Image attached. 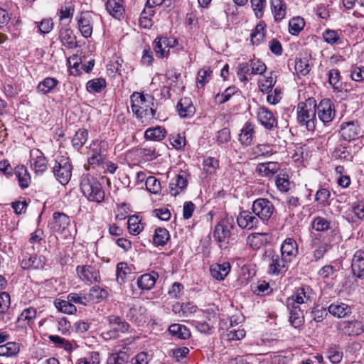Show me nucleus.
<instances>
[{"mask_svg":"<svg viewBox=\"0 0 364 364\" xmlns=\"http://www.w3.org/2000/svg\"><path fill=\"white\" fill-rule=\"evenodd\" d=\"M332 157L335 159L344 161H350L352 158L348 148L342 146H339L334 149Z\"/></svg>","mask_w":364,"mask_h":364,"instance_id":"nucleus-56","label":"nucleus"},{"mask_svg":"<svg viewBox=\"0 0 364 364\" xmlns=\"http://www.w3.org/2000/svg\"><path fill=\"white\" fill-rule=\"evenodd\" d=\"M123 60L120 58H117L115 60L110 61L107 65V74L112 77H114L116 74L122 75L121 68Z\"/></svg>","mask_w":364,"mask_h":364,"instance_id":"nucleus-52","label":"nucleus"},{"mask_svg":"<svg viewBox=\"0 0 364 364\" xmlns=\"http://www.w3.org/2000/svg\"><path fill=\"white\" fill-rule=\"evenodd\" d=\"M20 350L19 344L16 342H8L0 345V355L11 357L17 355Z\"/></svg>","mask_w":364,"mask_h":364,"instance_id":"nucleus-41","label":"nucleus"},{"mask_svg":"<svg viewBox=\"0 0 364 364\" xmlns=\"http://www.w3.org/2000/svg\"><path fill=\"white\" fill-rule=\"evenodd\" d=\"M36 316V309L33 307H29L24 309L18 317V321H26L28 325L33 323Z\"/></svg>","mask_w":364,"mask_h":364,"instance_id":"nucleus-57","label":"nucleus"},{"mask_svg":"<svg viewBox=\"0 0 364 364\" xmlns=\"http://www.w3.org/2000/svg\"><path fill=\"white\" fill-rule=\"evenodd\" d=\"M107 83L104 78L99 77L87 82L86 89L89 92H100L106 87Z\"/></svg>","mask_w":364,"mask_h":364,"instance_id":"nucleus-44","label":"nucleus"},{"mask_svg":"<svg viewBox=\"0 0 364 364\" xmlns=\"http://www.w3.org/2000/svg\"><path fill=\"white\" fill-rule=\"evenodd\" d=\"M100 353L96 351H92L87 356L80 359L77 364H100Z\"/></svg>","mask_w":364,"mask_h":364,"instance_id":"nucleus-63","label":"nucleus"},{"mask_svg":"<svg viewBox=\"0 0 364 364\" xmlns=\"http://www.w3.org/2000/svg\"><path fill=\"white\" fill-rule=\"evenodd\" d=\"M58 85L59 81L56 78L47 77L38 84L36 92L41 95L52 93L55 91Z\"/></svg>","mask_w":364,"mask_h":364,"instance_id":"nucleus-23","label":"nucleus"},{"mask_svg":"<svg viewBox=\"0 0 364 364\" xmlns=\"http://www.w3.org/2000/svg\"><path fill=\"white\" fill-rule=\"evenodd\" d=\"M316 114L319 119L324 124L331 122L335 117L334 105L329 99H323L316 105Z\"/></svg>","mask_w":364,"mask_h":364,"instance_id":"nucleus-12","label":"nucleus"},{"mask_svg":"<svg viewBox=\"0 0 364 364\" xmlns=\"http://www.w3.org/2000/svg\"><path fill=\"white\" fill-rule=\"evenodd\" d=\"M139 150L140 154L147 161L155 159L158 156L156 148L151 145H146Z\"/></svg>","mask_w":364,"mask_h":364,"instance_id":"nucleus-61","label":"nucleus"},{"mask_svg":"<svg viewBox=\"0 0 364 364\" xmlns=\"http://www.w3.org/2000/svg\"><path fill=\"white\" fill-rule=\"evenodd\" d=\"M169 333L180 339H188L191 336L189 329L184 325L179 323L171 324L168 328Z\"/></svg>","mask_w":364,"mask_h":364,"instance_id":"nucleus-37","label":"nucleus"},{"mask_svg":"<svg viewBox=\"0 0 364 364\" xmlns=\"http://www.w3.org/2000/svg\"><path fill=\"white\" fill-rule=\"evenodd\" d=\"M257 118L259 123L267 129L272 130L277 126V121L273 113L264 107L257 110Z\"/></svg>","mask_w":364,"mask_h":364,"instance_id":"nucleus-15","label":"nucleus"},{"mask_svg":"<svg viewBox=\"0 0 364 364\" xmlns=\"http://www.w3.org/2000/svg\"><path fill=\"white\" fill-rule=\"evenodd\" d=\"M167 134L166 130L160 126L147 129L144 133V137L149 140L161 141Z\"/></svg>","mask_w":364,"mask_h":364,"instance_id":"nucleus-34","label":"nucleus"},{"mask_svg":"<svg viewBox=\"0 0 364 364\" xmlns=\"http://www.w3.org/2000/svg\"><path fill=\"white\" fill-rule=\"evenodd\" d=\"M47 263V259L45 256L41 255L23 254L20 261V266L25 270H39L43 269Z\"/></svg>","mask_w":364,"mask_h":364,"instance_id":"nucleus-10","label":"nucleus"},{"mask_svg":"<svg viewBox=\"0 0 364 364\" xmlns=\"http://www.w3.org/2000/svg\"><path fill=\"white\" fill-rule=\"evenodd\" d=\"M57 308L62 312L68 314H73L76 312L77 308L68 299L62 300L56 305Z\"/></svg>","mask_w":364,"mask_h":364,"instance_id":"nucleus-64","label":"nucleus"},{"mask_svg":"<svg viewBox=\"0 0 364 364\" xmlns=\"http://www.w3.org/2000/svg\"><path fill=\"white\" fill-rule=\"evenodd\" d=\"M129 272V268L127 263L119 262L117 265L116 276L117 281L119 284H122L125 282L126 277Z\"/></svg>","mask_w":364,"mask_h":364,"instance_id":"nucleus-55","label":"nucleus"},{"mask_svg":"<svg viewBox=\"0 0 364 364\" xmlns=\"http://www.w3.org/2000/svg\"><path fill=\"white\" fill-rule=\"evenodd\" d=\"M305 22L299 16L291 18L289 22V31L292 35H297L304 28Z\"/></svg>","mask_w":364,"mask_h":364,"instance_id":"nucleus-48","label":"nucleus"},{"mask_svg":"<svg viewBox=\"0 0 364 364\" xmlns=\"http://www.w3.org/2000/svg\"><path fill=\"white\" fill-rule=\"evenodd\" d=\"M212 73L210 68H204L200 69L198 73L196 78L197 83L200 85L202 87H204V85L211 79Z\"/></svg>","mask_w":364,"mask_h":364,"instance_id":"nucleus-53","label":"nucleus"},{"mask_svg":"<svg viewBox=\"0 0 364 364\" xmlns=\"http://www.w3.org/2000/svg\"><path fill=\"white\" fill-rule=\"evenodd\" d=\"M176 109L182 118H191L196 112V108L189 97L181 98L177 104Z\"/></svg>","mask_w":364,"mask_h":364,"instance_id":"nucleus-22","label":"nucleus"},{"mask_svg":"<svg viewBox=\"0 0 364 364\" xmlns=\"http://www.w3.org/2000/svg\"><path fill=\"white\" fill-rule=\"evenodd\" d=\"M59 38L62 44L68 48H74L77 47L76 37L72 30L63 28L60 31Z\"/></svg>","mask_w":364,"mask_h":364,"instance_id":"nucleus-31","label":"nucleus"},{"mask_svg":"<svg viewBox=\"0 0 364 364\" xmlns=\"http://www.w3.org/2000/svg\"><path fill=\"white\" fill-rule=\"evenodd\" d=\"M30 159L31 167L36 174H43L48 170V161L44 154L38 149L31 150Z\"/></svg>","mask_w":364,"mask_h":364,"instance_id":"nucleus-11","label":"nucleus"},{"mask_svg":"<svg viewBox=\"0 0 364 364\" xmlns=\"http://www.w3.org/2000/svg\"><path fill=\"white\" fill-rule=\"evenodd\" d=\"M88 139V132L85 129H78L72 139V144L75 149L79 151L86 143Z\"/></svg>","mask_w":364,"mask_h":364,"instance_id":"nucleus-39","label":"nucleus"},{"mask_svg":"<svg viewBox=\"0 0 364 364\" xmlns=\"http://www.w3.org/2000/svg\"><path fill=\"white\" fill-rule=\"evenodd\" d=\"M55 179L62 185L68 184L71 178L73 166L68 157L57 156L52 167Z\"/></svg>","mask_w":364,"mask_h":364,"instance_id":"nucleus-7","label":"nucleus"},{"mask_svg":"<svg viewBox=\"0 0 364 364\" xmlns=\"http://www.w3.org/2000/svg\"><path fill=\"white\" fill-rule=\"evenodd\" d=\"M127 225L129 232L134 235H137L144 229L143 224L137 215H131L128 219Z\"/></svg>","mask_w":364,"mask_h":364,"instance_id":"nucleus-43","label":"nucleus"},{"mask_svg":"<svg viewBox=\"0 0 364 364\" xmlns=\"http://www.w3.org/2000/svg\"><path fill=\"white\" fill-rule=\"evenodd\" d=\"M343 351L336 345L330 346L327 350V356L328 360L333 364L339 363L343 358Z\"/></svg>","mask_w":364,"mask_h":364,"instance_id":"nucleus-45","label":"nucleus"},{"mask_svg":"<svg viewBox=\"0 0 364 364\" xmlns=\"http://www.w3.org/2000/svg\"><path fill=\"white\" fill-rule=\"evenodd\" d=\"M298 254V245L293 238H287L281 245V255L291 262Z\"/></svg>","mask_w":364,"mask_h":364,"instance_id":"nucleus-16","label":"nucleus"},{"mask_svg":"<svg viewBox=\"0 0 364 364\" xmlns=\"http://www.w3.org/2000/svg\"><path fill=\"white\" fill-rule=\"evenodd\" d=\"M127 316L129 320L140 325L147 320V310L141 306H134L129 309Z\"/></svg>","mask_w":364,"mask_h":364,"instance_id":"nucleus-24","label":"nucleus"},{"mask_svg":"<svg viewBox=\"0 0 364 364\" xmlns=\"http://www.w3.org/2000/svg\"><path fill=\"white\" fill-rule=\"evenodd\" d=\"M341 137L346 141L355 139L360 134V127L354 122L343 123L340 129Z\"/></svg>","mask_w":364,"mask_h":364,"instance_id":"nucleus-20","label":"nucleus"},{"mask_svg":"<svg viewBox=\"0 0 364 364\" xmlns=\"http://www.w3.org/2000/svg\"><path fill=\"white\" fill-rule=\"evenodd\" d=\"M178 45V40L172 37H157L153 42L156 55L159 58H167L170 48Z\"/></svg>","mask_w":364,"mask_h":364,"instance_id":"nucleus-8","label":"nucleus"},{"mask_svg":"<svg viewBox=\"0 0 364 364\" xmlns=\"http://www.w3.org/2000/svg\"><path fill=\"white\" fill-rule=\"evenodd\" d=\"M159 274L154 271L141 275L137 279V286L142 291L151 290L159 279Z\"/></svg>","mask_w":364,"mask_h":364,"instance_id":"nucleus-21","label":"nucleus"},{"mask_svg":"<svg viewBox=\"0 0 364 364\" xmlns=\"http://www.w3.org/2000/svg\"><path fill=\"white\" fill-rule=\"evenodd\" d=\"M170 239L169 232L164 228H157L153 236V243L156 247H164Z\"/></svg>","mask_w":364,"mask_h":364,"instance_id":"nucleus-36","label":"nucleus"},{"mask_svg":"<svg viewBox=\"0 0 364 364\" xmlns=\"http://www.w3.org/2000/svg\"><path fill=\"white\" fill-rule=\"evenodd\" d=\"M289 309V322L294 328H299L304 324V316L299 306L294 303L288 306Z\"/></svg>","mask_w":364,"mask_h":364,"instance_id":"nucleus-28","label":"nucleus"},{"mask_svg":"<svg viewBox=\"0 0 364 364\" xmlns=\"http://www.w3.org/2000/svg\"><path fill=\"white\" fill-rule=\"evenodd\" d=\"M146 189L151 193L158 194L161 192V183L154 176H149L145 182Z\"/></svg>","mask_w":364,"mask_h":364,"instance_id":"nucleus-54","label":"nucleus"},{"mask_svg":"<svg viewBox=\"0 0 364 364\" xmlns=\"http://www.w3.org/2000/svg\"><path fill=\"white\" fill-rule=\"evenodd\" d=\"M129 358V356L126 352L113 353L108 357L107 364H126Z\"/></svg>","mask_w":364,"mask_h":364,"instance_id":"nucleus-47","label":"nucleus"},{"mask_svg":"<svg viewBox=\"0 0 364 364\" xmlns=\"http://www.w3.org/2000/svg\"><path fill=\"white\" fill-rule=\"evenodd\" d=\"M230 271V264L228 262H223V264H213L210 267L211 276L219 281L224 280Z\"/></svg>","mask_w":364,"mask_h":364,"instance_id":"nucleus-25","label":"nucleus"},{"mask_svg":"<svg viewBox=\"0 0 364 364\" xmlns=\"http://www.w3.org/2000/svg\"><path fill=\"white\" fill-rule=\"evenodd\" d=\"M109 144L105 140L96 139L91 142L88 147L87 163L95 168L104 164L107 159Z\"/></svg>","mask_w":364,"mask_h":364,"instance_id":"nucleus-5","label":"nucleus"},{"mask_svg":"<svg viewBox=\"0 0 364 364\" xmlns=\"http://www.w3.org/2000/svg\"><path fill=\"white\" fill-rule=\"evenodd\" d=\"M79 30L85 38H89L92 34V16L89 11H82L77 18Z\"/></svg>","mask_w":364,"mask_h":364,"instance_id":"nucleus-14","label":"nucleus"},{"mask_svg":"<svg viewBox=\"0 0 364 364\" xmlns=\"http://www.w3.org/2000/svg\"><path fill=\"white\" fill-rule=\"evenodd\" d=\"M235 226L234 218L226 215L222 218L215 226L213 238L217 242L220 249H225L229 244V239L231 236V230Z\"/></svg>","mask_w":364,"mask_h":364,"instance_id":"nucleus-4","label":"nucleus"},{"mask_svg":"<svg viewBox=\"0 0 364 364\" xmlns=\"http://www.w3.org/2000/svg\"><path fill=\"white\" fill-rule=\"evenodd\" d=\"M351 270L353 274L358 279L364 278V251L357 250L352 258Z\"/></svg>","mask_w":364,"mask_h":364,"instance_id":"nucleus-18","label":"nucleus"},{"mask_svg":"<svg viewBox=\"0 0 364 364\" xmlns=\"http://www.w3.org/2000/svg\"><path fill=\"white\" fill-rule=\"evenodd\" d=\"M253 292L258 296H266L270 294L272 289L266 281H259Z\"/></svg>","mask_w":364,"mask_h":364,"instance_id":"nucleus-60","label":"nucleus"},{"mask_svg":"<svg viewBox=\"0 0 364 364\" xmlns=\"http://www.w3.org/2000/svg\"><path fill=\"white\" fill-rule=\"evenodd\" d=\"M279 168L280 166L277 162H262L257 165L256 172L261 176H269L276 173Z\"/></svg>","mask_w":364,"mask_h":364,"instance_id":"nucleus-30","label":"nucleus"},{"mask_svg":"<svg viewBox=\"0 0 364 364\" xmlns=\"http://www.w3.org/2000/svg\"><path fill=\"white\" fill-rule=\"evenodd\" d=\"M310 70H311V68H310V66H309L307 59L300 58L299 60H297V59L296 60L295 70L297 73H299L303 76H305L309 73Z\"/></svg>","mask_w":364,"mask_h":364,"instance_id":"nucleus-58","label":"nucleus"},{"mask_svg":"<svg viewBox=\"0 0 364 364\" xmlns=\"http://www.w3.org/2000/svg\"><path fill=\"white\" fill-rule=\"evenodd\" d=\"M130 102L133 114L144 125L157 119L156 105L153 95L134 92L130 96Z\"/></svg>","mask_w":364,"mask_h":364,"instance_id":"nucleus-1","label":"nucleus"},{"mask_svg":"<svg viewBox=\"0 0 364 364\" xmlns=\"http://www.w3.org/2000/svg\"><path fill=\"white\" fill-rule=\"evenodd\" d=\"M109 325L116 332L125 333L129 328V324L118 316L111 315L108 318Z\"/></svg>","mask_w":364,"mask_h":364,"instance_id":"nucleus-35","label":"nucleus"},{"mask_svg":"<svg viewBox=\"0 0 364 364\" xmlns=\"http://www.w3.org/2000/svg\"><path fill=\"white\" fill-rule=\"evenodd\" d=\"M188 173L181 171L175 178H173L170 183V193L176 196L183 191L188 185Z\"/></svg>","mask_w":364,"mask_h":364,"instance_id":"nucleus-17","label":"nucleus"},{"mask_svg":"<svg viewBox=\"0 0 364 364\" xmlns=\"http://www.w3.org/2000/svg\"><path fill=\"white\" fill-rule=\"evenodd\" d=\"M331 221L323 217H316L314 218L311 225L316 231H326L331 228Z\"/></svg>","mask_w":364,"mask_h":364,"instance_id":"nucleus-51","label":"nucleus"},{"mask_svg":"<svg viewBox=\"0 0 364 364\" xmlns=\"http://www.w3.org/2000/svg\"><path fill=\"white\" fill-rule=\"evenodd\" d=\"M80 190L83 196L91 202L101 203L105 197V192L99 180L88 173L80 178Z\"/></svg>","mask_w":364,"mask_h":364,"instance_id":"nucleus-2","label":"nucleus"},{"mask_svg":"<svg viewBox=\"0 0 364 364\" xmlns=\"http://www.w3.org/2000/svg\"><path fill=\"white\" fill-rule=\"evenodd\" d=\"M266 24L263 21H260L255 27L252 33V44L259 45L264 38Z\"/></svg>","mask_w":364,"mask_h":364,"instance_id":"nucleus-42","label":"nucleus"},{"mask_svg":"<svg viewBox=\"0 0 364 364\" xmlns=\"http://www.w3.org/2000/svg\"><path fill=\"white\" fill-rule=\"evenodd\" d=\"M155 14L154 9L146 6L141 12L139 18V24L144 28H150L153 25L152 17Z\"/></svg>","mask_w":364,"mask_h":364,"instance_id":"nucleus-40","label":"nucleus"},{"mask_svg":"<svg viewBox=\"0 0 364 364\" xmlns=\"http://www.w3.org/2000/svg\"><path fill=\"white\" fill-rule=\"evenodd\" d=\"M350 307L343 303L332 304L328 306V312L338 318L345 317L350 314Z\"/></svg>","mask_w":364,"mask_h":364,"instance_id":"nucleus-38","label":"nucleus"},{"mask_svg":"<svg viewBox=\"0 0 364 364\" xmlns=\"http://www.w3.org/2000/svg\"><path fill=\"white\" fill-rule=\"evenodd\" d=\"M53 218L54 220V226L53 228L56 231L62 232L65 228H67L70 223V220L69 216L63 213L55 212L53 214Z\"/></svg>","mask_w":364,"mask_h":364,"instance_id":"nucleus-33","label":"nucleus"},{"mask_svg":"<svg viewBox=\"0 0 364 364\" xmlns=\"http://www.w3.org/2000/svg\"><path fill=\"white\" fill-rule=\"evenodd\" d=\"M274 82L272 76H259L258 79V87L263 93H269L272 90Z\"/></svg>","mask_w":364,"mask_h":364,"instance_id":"nucleus-49","label":"nucleus"},{"mask_svg":"<svg viewBox=\"0 0 364 364\" xmlns=\"http://www.w3.org/2000/svg\"><path fill=\"white\" fill-rule=\"evenodd\" d=\"M48 339L58 348H63L68 352L73 350L72 343L64 338L56 335H50L48 336Z\"/></svg>","mask_w":364,"mask_h":364,"instance_id":"nucleus-46","label":"nucleus"},{"mask_svg":"<svg viewBox=\"0 0 364 364\" xmlns=\"http://www.w3.org/2000/svg\"><path fill=\"white\" fill-rule=\"evenodd\" d=\"M297 120L301 126H305L308 131L314 132L317 122L316 102L309 97L297 105Z\"/></svg>","mask_w":364,"mask_h":364,"instance_id":"nucleus-3","label":"nucleus"},{"mask_svg":"<svg viewBox=\"0 0 364 364\" xmlns=\"http://www.w3.org/2000/svg\"><path fill=\"white\" fill-rule=\"evenodd\" d=\"M14 174L21 189H26L30 186L31 178L26 167L24 166H16L14 168Z\"/></svg>","mask_w":364,"mask_h":364,"instance_id":"nucleus-26","label":"nucleus"},{"mask_svg":"<svg viewBox=\"0 0 364 364\" xmlns=\"http://www.w3.org/2000/svg\"><path fill=\"white\" fill-rule=\"evenodd\" d=\"M309 287H302L297 289L296 294L287 300V306H289L293 303L295 305L299 306V304H304L306 301L310 300V295L309 294Z\"/></svg>","mask_w":364,"mask_h":364,"instance_id":"nucleus-29","label":"nucleus"},{"mask_svg":"<svg viewBox=\"0 0 364 364\" xmlns=\"http://www.w3.org/2000/svg\"><path fill=\"white\" fill-rule=\"evenodd\" d=\"M106 10L113 17L120 19L124 13L123 0H107L106 4Z\"/></svg>","mask_w":364,"mask_h":364,"instance_id":"nucleus-27","label":"nucleus"},{"mask_svg":"<svg viewBox=\"0 0 364 364\" xmlns=\"http://www.w3.org/2000/svg\"><path fill=\"white\" fill-rule=\"evenodd\" d=\"M273 205L264 198L255 200L252 205V212L262 220L269 219L272 214Z\"/></svg>","mask_w":364,"mask_h":364,"instance_id":"nucleus-13","label":"nucleus"},{"mask_svg":"<svg viewBox=\"0 0 364 364\" xmlns=\"http://www.w3.org/2000/svg\"><path fill=\"white\" fill-rule=\"evenodd\" d=\"M328 82L334 90H341L342 82L341 81L340 72L338 69H332L328 71Z\"/></svg>","mask_w":364,"mask_h":364,"instance_id":"nucleus-50","label":"nucleus"},{"mask_svg":"<svg viewBox=\"0 0 364 364\" xmlns=\"http://www.w3.org/2000/svg\"><path fill=\"white\" fill-rule=\"evenodd\" d=\"M277 188L282 192H287L289 190L290 182L287 175H278L275 181Z\"/></svg>","mask_w":364,"mask_h":364,"instance_id":"nucleus-62","label":"nucleus"},{"mask_svg":"<svg viewBox=\"0 0 364 364\" xmlns=\"http://www.w3.org/2000/svg\"><path fill=\"white\" fill-rule=\"evenodd\" d=\"M340 328L342 332L349 336H355L364 332V326L360 321H345L340 323Z\"/></svg>","mask_w":364,"mask_h":364,"instance_id":"nucleus-19","label":"nucleus"},{"mask_svg":"<svg viewBox=\"0 0 364 364\" xmlns=\"http://www.w3.org/2000/svg\"><path fill=\"white\" fill-rule=\"evenodd\" d=\"M76 272L79 279L85 284L90 285L100 282V272L94 266L78 265L76 267Z\"/></svg>","mask_w":364,"mask_h":364,"instance_id":"nucleus-9","label":"nucleus"},{"mask_svg":"<svg viewBox=\"0 0 364 364\" xmlns=\"http://www.w3.org/2000/svg\"><path fill=\"white\" fill-rule=\"evenodd\" d=\"M262 259L269 264L268 273L271 275H279L285 273L288 269L287 260L281 255L275 254L272 249L262 250Z\"/></svg>","mask_w":364,"mask_h":364,"instance_id":"nucleus-6","label":"nucleus"},{"mask_svg":"<svg viewBox=\"0 0 364 364\" xmlns=\"http://www.w3.org/2000/svg\"><path fill=\"white\" fill-rule=\"evenodd\" d=\"M239 141L245 146L250 145V122H247L239 134Z\"/></svg>","mask_w":364,"mask_h":364,"instance_id":"nucleus-59","label":"nucleus"},{"mask_svg":"<svg viewBox=\"0 0 364 364\" xmlns=\"http://www.w3.org/2000/svg\"><path fill=\"white\" fill-rule=\"evenodd\" d=\"M272 11L275 21L283 20L287 14V5L284 0H272Z\"/></svg>","mask_w":364,"mask_h":364,"instance_id":"nucleus-32","label":"nucleus"}]
</instances>
